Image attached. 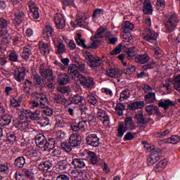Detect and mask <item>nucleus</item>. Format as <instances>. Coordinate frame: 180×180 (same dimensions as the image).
<instances>
[{"label": "nucleus", "mask_w": 180, "mask_h": 180, "mask_svg": "<svg viewBox=\"0 0 180 180\" xmlns=\"http://www.w3.org/2000/svg\"><path fill=\"white\" fill-rule=\"evenodd\" d=\"M96 117L100 120V122H102L103 126H105V127H108V126L110 124V117L108 115L106 111L102 109H98Z\"/></svg>", "instance_id": "5"}, {"label": "nucleus", "mask_w": 180, "mask_h": 180, "mask_svg": "<svg viewBox=\"0 0 180 180\" xmlns=\"http://www.w3.org/2000/svg\"><path fill=\"white\" fill-rule=\"evenodd\" d=\"M39 49L41 53L43 56H49L50 54V44L44 42L39 41Z\"/></svg>", "instance_id": "20"}, {"label": "nucleus", "mask_w": 180, "mask_h": 180, "mask_svg": "<svg viewBox=\"0 0 180 180\" xmlns=\"http://www.w3.org/2000/svg\"><path fill=\"white\" fill-rule=\"evenodd\" d=\"M82 101H84V98L79 95H75L73 97H72L70 99L71 103H75V105L81 103Z\"/></svg>", "instance_id": "54"}, {"label": "nucleus", "mask_w": 180, "mask_h": 180, "mask_svg": "<svg viewBox=\"0 0 180 180\" xmlns=\"http://www.w3.org/2000/svg\"><path fill=\"white\" fill-rule=\"evenodd\" d=\"M60 146L63 150H64L66 153H70L72 150V148H71V144L67 142H63Z\"/></svg>", "instance_id": "62"}, {"label": "nucleus", "mask_w": 180, "mask_h": 180, "mask_svg": "<svg viewBox=\"0 0 180 180\" xmlns=\"http://www.w3.org/2000/svg\"><path fill=\"white\" fill-rule=\"evenodd\" d=\"M85 58L87 61V64L91 68H95L96 67H99L102 64V60L99 58L94 57V55L89 51H86Z\"/></svg>", "instance_id": "3"}, {"label": "nucleus", "mask_w": 180, "mask_h": 180, "mask_svg": "<svg viewBox=\"0 0 180 180\" xmlns=\"http://www.w3.org/2000/svg\"><path fill=\"white\" fill-rule=\"evenodd\" d=\"M178 23V16L175 13H170L164 20L165 30L167 33H171L175 30Z\"/></svg>", "instance_id": "1"}, {"label": "nucleus", "mask_w": 180, "mask_h": 180, "mask_svg": "<svg viewBox=\"0 0 180 180\" xmlns=\"http://www.w3.org/2000/svg\"><path fill=\"white\" fill-rule=\"evenodd\" d=\"M8 58L13 63H18L19 61V54L15 51H11L8 54Z\"/></svg>", "instance_id": "45"}, {"label": "nucleus", "mask_w": 180, "mask_h": 180, "mask_svg": "<svg viewBox=\"0 0 180 180\" xmlns=\"http://www.w3.org/2000/svg\"><path fill=\"white\" fill-rule=\"evenodd\" d=\"M180 141V137L178 135L172 136L167 139V142L170 144H177Z\"/></svg>", "instance_id": "57"}, {"label": "nucleus", "mask_w": 180, "mask_h": 180, "mask_svg": "<svg viewBox=\"0 0 180 180\" xmlns=\"http://www.w3.org/2000/svg\"><path fill=\"white\" fill-rule=\"evenodd\" d=\"M158 105L160 108H162L166 110V109H168V108L175 106V103H174V102L169 99H166L163 101H160Z\"/></svg>", "instance_id": "30"}, {"label": "nucleus", "mask_w": 180, "mask_h": 180, "mask_svg": "<svg viewBox=\"0 0 180 180\" xmlns=\"http://www.w3.org/2000/svg\"><path fill=\"white\" fill-rule=\"evenodd\" d=\"M82 141V138L78 134H72L68 140L69 144H70L71 147H78V146H81V141Z\"/></svg>", "instance_id": "14"}, {"label": "nucleus", "mask_w": 180, "mask_h": 180, "mask_svg": "<svg viewBox=\"0 0 180 180\" xmlns=\"http://www.w3.org/2000/svg\"><path fill=\"white\" fill-rule=\"evenodd\" d=\"M41 109H37L34 112L31 111L30 120H40V114Z\"/></svg>", "instance_id": "48"}, {"label": "nucleus", "mask_w": 180, "mask_h": 180, "mask_svg": "<svg viewBox=\"0 0 180 180\" xmlns=\"http://www.w3.org/2000/svg\"><path fill=\"white\" fill-rule=\"evenodd\" d=\"M155 109H157V105H148L146 107V113H148L149 116H151L153 113H154Z\"/></svg>", "instance_id": "56"}, {"label": "nucleus", "mask_w": 180, "mask_h": 180, "mask_svg": "<svg viewBox=\"0 0 180 180\" xmlns=\"http://www.w3.org/2000/svg\"><path fill=\"white\" fill-rule=\"evenodd\" d=\"M12 122V118L9 114L5 113V109L0 107V126H9Z\"/></svg>", "instance_id": "8"}, {"label": "nucleus", "mask_w": 180, "mask_h": 180, "mask_svg": "<svg viewBox=\"0 0 180 180\" xmlns=\"http://www.w3.org/2000/svg\"><path fill=\"white\" fill-rule=\"evenodd\" d=\"M10 29L11 27H9V21L4 18H0V32H5Z\"/></svg>", "instance_id": "32"}, {"label": "nucleus", "mask_w": 180, "mask_h": 180, "mask_svg": "<svg viewBox=\"0 0 180 180\" xmlns=\"http://www.w3.org/2000/svg\"><path fill=\"white\" fill-rule=\"evenodd\" d=\"M22 172L28 179H34V173L29 169L24 168Z\"/></svg>", "instance_id": "55"}, {"label": "nucleus", "mask_w": 180, "mask_h": 180, "mask_svg": "<svg viewBox=\"0 0 180 180\" xmlns=\"http://www.w3.org/2000/svg\"><path fill=\"white\" fill-rule=\"evenodd\" d=\"M148 150H150V155L147 160V164L149 167H151L152 165H154L157 161H159V160L161 159V150L156 148H153L151 146H148L147 147Z\"/></svg>", "instance_id": "2"}, {"label": "nucleus", "mask_w": 180, "mask_h": 180, "mask_svg": "<svg viewBox=\"0 0 180 180\" xmlns=\"http://www.w3.org/2000/svg\"><path fill=\"white\" fill-rule=\"evenodd\" d=\"M30 157L34 160V161H39V160H40V156H39V152L36 150H32L30 152Z\"/></svg>", "instance_id": "63"}, {"label": "nucleus", "mask_w": 180, "mask_h": 180, "mask_svg": "<svg viewBox=\"0 0 180 180\" xmlns=\"http://www.w3.org/2000/svg\"><path fill=\"white\" fill-rule=\"evenodd\" d=\"M130 110H136V109H141L144 108V102L143 101H135L128 105Z\"/></svg>", "instance_id": "35"}, {"label": "nucleus", "mask_w": 180, "mask_h": 180, "mask_svg": "<svg viewBox=\"0 0 180 180\" xmlns=\"http://www.w3.org/2000/svg\"><path fill=\"white\" fill-rule=\"evenodd\" d=\"M85 127H86V121L81 120L78 122H75V124H72L70 125V129L72 131H84Z\"/></svg>", "instance_id": "15"}, {"label": "nucleus", "mask_w": 180, "mask_h": 180, "mask_svg": "<svg viewBox=\"0 0 180 180\" xmlns=\"http://www.w3.org/2000/svg\"><path fill=\"white\" fill-rule=\"evenodd\" d=\"M86 100L90 105H93V106H98V100L96 99V97H95V95L93 94L90 93L87 96Z\"/></svg>", "instance_id": "43"}, {"label": "nucleus", "mask_w": 180, "mask_h": 180, "mask_svg": "<svg viewBox=\"0 0 180 180\" xmlns=\"http://www.w3.org/2000/svg\"><path fill=\"white\" fill-rule=\"evenodd\" d=\"M53 20L56 26L58 29H64L65 27V18L61 13H56L53 16Z\"/></svg>", "instance_id": "13"}, {"label": "nucleus", "mask_w": 180, "mask_h": 180, "mask_svg": "<svg viewBox=\"0 0 180 180\" xmlns=\"http://www.w3.org/2000/svg\"><path fill=\"white\" fill-rule=\"evenodd\" d=\"M43 151H51L54 148V139H49L41 148Z\"/></svg>", "instance_id": "27"}, {"label": "nucleus", "mask_w": 180, "mask_h": 180, "mask_svg": "<svg viewBox=\"0 0 180 180\" xmlns=\"http://www.w3.org/2000/svg\"><path fill=\"white\" fill-rule=\"evenodd\" d=\"M155 101V93H148L146 95H145V102L146 103H154Z\"/></svg>", "instance_id": "40"}, {"label": "nucleus", "mask_w": 180, "mask_h": 180, "mask_svg": "<svg viewBox=\"0 0 180 180\" xmlns=\"http://www.w3.org/2000/svg\"><path fill=\"white\" fill-rule=\"evenodd\" d=\"M150 61V56L147 53L139 54L135 57V63L138 64H147Z\"/></svg>", "instance_id": "22"}, {"label": "nucleus", "mask_w": 180, "mask_h": 180, "mask_svg": "<svg viewBox=\"0 0 180 180\" xmlns=\"http://www.w3.org/2000/svg\"><path fill=\"white\" fill-rule=\"evenodd\" d=\"M102 15H103V10L97 8L94 11L92 17L94 19H98Z\"/></svg>", "instance_id": "58"}, {"label": "nucleus", "mask_w": 180, "mask_h": 180, "mask_svg": "<svg viewBox=\"0 0 180 180\" xmlns=\"http://www.w3.org/2000/svg\"><path fill=\"white\" fill-rule=\"evenodd\" d=\"M127 129L124 127V124L123 122L120 123L118 124V128H117V137L122 138L123 136H124V133H126V131Z\"/></svg>", "instance_id": "41"}, {"label": "nucleus", "mask_w": 180, "mask_h": 180, "mask_svg": "<svg viewBox=\"0 0 180 180\" xmlns=\"http://www.w3.org/2000/svg\"><path fill=\"white\" fill-rule=\"evenodd\" d=\"M86 143L91 147H99V138L96 134H90L86 137Z\"/></svg>", "instance_id": "11"}, {"label": "nucleus", "mask_w": 180, "mask_h": 180, "mask_svg": "<svg viewBox=\"0 0 180 180\" xmlns=\"http://www.w3.org/2000/svg\"><path fill=\"white\" fill-rule=\"evenodd\" d=\"M59 85H67L70 82V77L66 74H60L58 77Z\"/></svg>", "instance_id": "33"}, {"label": "nucleus", "mask_w": 180, "mask_h": 180, "mask_svg": "<svg viewBox=\"0 0 180 180\" xmlns=\"http://www.w3.org/2000/svg\"><path fill=\"white\" fill-rule=\"evenodd\" d=\"M87 158L91 164H93V165L98 164V156H96L95 153L91 151L89 152L87 154Z\"/></svg>", "instance_id": "38"}, {"label": "nucleus", "mask_w": 180, "mask_h": 180, "mask_svg": "<svg viewBox=\"0 0 180 180\" xmlns=\"http://www.w3.org/2000/svg\"><path fill=\"white\" fill-rule=\"evenodd\" d=\"M86 25H88V22L86 21V16L85 15L77 18L75 21V27H77V26L82 27L86 26Z\"/></svg>", "instance_id": "28"}, {"label": "nucleus", "mask_w": 180, "mask_h": 180, "mask_svg": "<svg viewBox=\"0 0 180 180\" xmlns=\"http://www.w3.org/2000/svg\"><path fill=\"white\" fill-rule=\"evenodd\" d=\"M30 116H31L30 110H25L21 112V114L20 115V119H21V120H28V119H30Z\"/></svg>", "instance_id": "50"}, {"label": "nucleus", "mask_w": 180, "mask_h": 180, "mask_svg": "<svg viewBox=\"0 0 180 180\" xmlns=\"http://www.w3.org/2000/svg\"><path fill=\"white\" fill-rule=\"evenodd\" d=\"M26 164V159L23 156H20L15 159L14 165L17 168H23Z\"/></svg>", "instance_id": "34"}, {"label": "nucleus", "mask_w": 180, "mask_h": 180, "mask_svg": "<svg viewBox=\"0 0 180 180\" xmlns=\"http://www.w3.org/2000/svg\"><path fill=\"white\" fill-rule=\"evenodd\" d=\"M86 160L84 158H74L71 160V164L77 169H82L86 165Z\"/></svg>", "instance_id": "17"}, {"label": "nucleus", "mask_w": 180, "mask_h": 180, "mask_svg": "<svg viewBox=\"0 0 180 180\" xmlns=\"http://www.w3.org/2000/svg\"><path fill=\"white\" fill-rule=\"evenodd\" d=\"M55 46L56 47V50L55 51L56 54L61 56V54H64V53L67 51V49H65V45L63 41H59L58 44L55 43Z\"/></svg>", "instance_id": "25"}, {"label": "nucleus", "mask_w": 180, "mask_h": 180, "mask_svg": "<svg viewBox=\"0 0 180 180\" xmlns=\"http://www.w3.org/2000/svg\"><path fill=\"white\" fill-rule=\"evenodd\" d=\"M167 160H160L154 167L155 172L162 171V169L167 167Z\"/></svg>", "instance_id": "39"}, {"label": "nucleus", "mask_w": 180, "mask_h": 180, "mask_svg": "<svg viewBox=\"0 0 180 180\" xmlns=\"http://www.w3.org/2000/svg\"><path fill=\"white\" fill-rule=\"evenodd\" d=\"M143 37L146 41L155 44L157 43V37H158V34L155 33V31L153 30L146 29L143 32Z\"/></svg>", "instance_id": "4"}, {"label": "nucleus", "mask_w": 180, "mask_h": 180, "mask_svg": "<svg viewBox=\"0 0 180 180\" xmlns=\"http://www.w3.org/2000/svg\"><path fill=\"white\" fill-rule=\"evenodd\" d=\"M11 106L13 108H19L20 103H22V98L20 97H13L11 99Z\"/></svg>", "instance_id": "46"}, {"label": "nucleus", "mask_w": 180, "mask_h": 180, "mask_svg": "<svg viewBox=\"0 0 180 180\" xmlns=\"http://www.w3.org/2000/svg\"><path fill=\"white\" fill-rule=\"evenodd\" d=\"M124 127L127 130H134V122H133V117H127L125 118V125Z\"/></svg>", "instance_id": "36"}, {"label": "nucleus", "mask_w": 180, "mask_h": 180, "mask_svg": "<svg viewBox=\"0 0 180 180\" xmlns=\"http://www.w3.org/2000/svg\"><path fill=\"white\" fill-rule=\"evenodd\" d=\"M34 98L37 101L41 109L43 108H47V105H49V100L47 99L46 95L41 93H36Z\"/></svg>", "instance_id": "12"}, {"label": "nucleus", "mask_w": 180, "mask_h": 180, "mask_svg": "<svg viewBox=\"0 0 180 180\" xmlns=\"http://www.w3.org/2000/svg\"><path fill=\"white\" fill-rule=\"evenodd\" d=\"M133 29H134V25L127 20L124 22V25L122 27V30L125 34L130 33Z\"/></svg>", "instance_id": "31"}, {"label": "nucleus", "mask_w": 180, "mask_h": 180, "mask_svg": "<svg viewBox=\"0 0 180 180\" xmlns=\"http://www.w3.org/2000/svg\"><path fill=\"white\" fill-rule=\"evenodd\" d=\"M28 7L30 8L32 18L33 19H39V18H40V12L39 11V7L36 5V1L29 0Z\"/></svg>", "instance_id": "6"}, {"label": "nucleus", "mask_w": 180, "mask_h": 180, "mask_svg": "<svg viewBox=\"0 0 180 180\" xmlns=\"http://www.w3.org/2000/svg\"><path fill=\"white\" fill-rule=\"evenodd\" d=\"M61 148L58 146H54L51 151V155L52 157H60L61 155Z\"/></svg>", "instance_id": "52"}, {"label": "nucleus", "mask_w": 180, "mask_h": 180, "mask_svg": "<svg viewBox=\"0 0 180 180\" xmlns=\"http://www.w3.org/2000/svg\"><path fill=\"white\" fill-rule=\"evenodd\" d=\"M108 77L111 78H119L122 77V71L117 68H109L106 70Z\"/></svg>", "instance_id": "23"}, {"label": "nucleus", "mask_w": 180, "mask_h": 180, "mask_svg": "<svg viewBox=\"0 0 180 180\" xmlns=\"http://www.w3.org/2000/svg\"><path fill=\"white\" fill-rule=\"evenodd\" d=\"M136 51L133 49L130 48L127 52V58H128V60H133V58L136 57Z\"/></svg>", "instance_id": "61"}, {"label": "nucleus", "mask_w": 180, "mask_h": 180, "mask_svg": "<svg viewBox=\"0 0 180 180\" xmlns=\"http://www.w3.org/2000/svg\"><path fill=\"white\" fill-rule=\"evenodd\" d=\"M15 180H25L26 179V176L20 172H15Z\"/></svg>", "instance_id": "64"}, {"label": "nucleus", "mask_w": 180, "mask_h": 180, "mask_svg": "<svg viewBox=\"0 0 180 180\" xmlns=\"http://www.w3.org/2000/svg\"><path fill=\"white\" fill-rule=\"evenodd\" d=\"M43 32L44 37H51L53 36V28L50 25H46L44 28Z\"/></svg>", "instance_id": "47"}, {"label": "nucleus", "mask_w": 180, "mask_h": 180, "mask_svg": "<svg viewBox=\"0 0 180 180\" xmlns=\"http://www.w3.org/2000/svg\"><path fill=\"white\" fill-rule=\"evenodd\" d=\"M51 167H53V163L51 162V160H45L38 165V169L44 172L46 171H49V169H50Z\"/></svg>", "instance_id": "24"}, {"label": "nucleus", "mask_w": 180, "mask_h": 180, "mask_svg": "<svg viewBox=\"0 0 180 180\" xmlns=\"http://www.w3.org/2000/svg\"><path fill=\"white\" fill-rule=\"evenodd\" d=\"M68 72L75 82H78V81L80 82L82 78L84 77V75H82L78 70H77L75 65H70L68 70Z\"/></svg>", "instance_id": "7"}, {"label": "nucleus", "mask_w": 180, "mask_h": 180, "mask_svg": "<svg viewBox=\"0 0 180 180\" xmlns=\"http://www.w3.org/2000/svg\"><path fill=\"white\" fill-rule=\"evenodd\" d=\"M72 65H75L77 70H79L80 72H85V63L82 61H77L76 64H72Z\"/></svg>", "instance_id": "51"}, {"label": "nucleus", "mask_w": 180, "mask_h": 180, "mask_svg": "<svg viewBox=\"0 0 180 180\" xmlns=\"http://www.w3.org/2000/svg\"><path fill=\"white\" fill-rule=\"evenodd\" d=\"M135 119H136L138 122V124H147L150 120H151V118H146L144 117V115L143 113H137L135 115Z\"/></svg>", "instance_id": "26"}, {"label": "nucleus", "mask_w": 180, "mask_h": 180, "mask_svg": "<svg viewBox=\"0 0 180 180\" xmlns=\"http://www.w3.org/2000/svg\"><path fill=\"white\" fill-rule=\"evenodd\" d=\"M130 98V90L129 89H126L123 90L120 96V102H123V101H126V99H129Z\"/></svg>", "instance_id": "44"}, {"label": "nucleus", "mask_w": 180, "mask_h": 180, "mask_svg": "<svg viewBox=\"0 0 180 180\" xmlns=\"http://www.w3.org/2000/svg\"><path fill=\"white\" fill-rule=\"evenodd\" d=\"M33 81L37 86H41V77L38 74L34 75Z\"/></svg>", "instance_id": "60"}, {"label": "nucleus", "mask_w": 180, "mask_h": 180, "mask_svg": "<svg viewBox=\"0 0 180 180\" xmlns=\"http://www.w3.org/2000/svg\"><path fill=\"white\" fill-rule=\"evenodd\" d=\"M39 72L43 78H48L49 81H53V79H54L53 70L50 69H44V65H41L39 67Z\"/></svg>", "instance_id": "16"}, {"label": "nucleus", "mask_w": 180, "mask_h": 180, "mask_svg": "<svg viewBox=\"0 0 180 180\" xmlns=\"http://www.w3.org/2000/svg\"><path fill=\"white\" fill-rule=\"evenodd\" d=\"M46 141H47V139H46V136L43 134L37 135L35 137V143L37 146L39 147V148H41L44 146Z\"/></svg>", "instance_id": "29"}, {"label": "nucleus", "mask_w": 180, "mask_h": 180, "mask_svg": "<svg viewBox=\"0 0 180 180\" xmlns=\"http://www.w3.org/2000/svg\"><path fill=\"white\" fill-rule=\"evenodd\" d=\"M153 12V6H151V2L148 0H146L143 3V13L148 15Z\"/></svg>", "instance_id": "37"}, {"label": "nucleus", "mask_w": 180, "mask_h": 180, "mask_svg": "<svg viewBox=\"0 0 180 180\" xmlns=\"http://www.w3.org/2000/svg\"><path fill=\"white\" fill-rule=\"evenodd\" d=\"M126 106L122 103H117L115 107V112L119 116L123 115V110H125Z\"/></svg>", "instance_id": "53"}, {"label": "nucleus", "mask_w": 180, "mask_h": 180, "mask_svg": "<svg viewBox=\"0 0 180 180\" xmlns=\"http://www.w3.org/2000/svg\"><path fill=\"white\" fill-rule=\"evenodd\" d=\"M0 172L8 175L9 174V166L5 164H0Z\"/></svg>", "instance_id": "59"}, {"label": "nucleus", "mask_w": 180, "mask_h": 180, "mask_svg": "<svg viewBox=\"0 0 180 180\" xmlns=\"http://www.w3.org/2000/svg\"><path fill=\"white\" fill-rule=\"evenodd\" d=\"M25 22V13L22 11H17L14 15L13 23L15 26H19Z\"/></svg>", "instance_id": "19"}, {"label": "nucleus", "mask_w": 180, "mask_h": 180, "mask_svg": "<svg viewBox=\"0 0 180 180\" xmlns=\"http://www.w3.org/2000/svg\"><path fill=\"white\" fill-rule=\"evenodd\" d=\"M26 77V68H17L14 70V79L18 82H22Z\"/></svg>", "instance_id": "10"}, {"label": "nucleus", "mask_w": 180, "mask_h": 180, "mask_svg": "<svg viewBox=\"0 0 180 180\" xmlns=\"http://www.w3.org/2000/svg\"><path fill=\"white\" fill-rule=\"evenodd\" d=\"M79 84L83 88L86 89H92L95 86V82H94V78L91 77L84 76L82 77Z\"/></svg>", "instance_id": "9"}, {"label": "nucleus", "mask_w": 180, "mask_h": 180, "mask_svg": "<svg viewBox=\"0 0 180 180\" xmlns=\"http://www.w3.org/2000/svg\"><path fill=\"white\" fill-rule=\"evenodd\" d=\"M0 36L1 37V41L4 45L9 44L12 41V37L9 34V30L4 32L0 31Z\"/></svg>", "instance_id": "21"}, {"label": "nucleus", "mask_w": 180, "mask_h": 180, "mask_svg": "<svg viewBox=\"0 0 180 180\" xmlns=\"http://www.w3.org/2000/svg\"><path fill=\"white\" fill-rule=\"evenodd\" d=\"M53 99L56 103H65L67 102V99L64 96H61V94H54Z\"/></svg>", "instance_id": "49"}, {"label": "nucleus", "mask_w": 180, "mask_h": 180, "mask_svg": "<svg viewBox=\"0 0 180 180\" xmlns=\"http://www.w3.org/2000/svg\"><path fill=\"white\" fill-rule=\"evenodd\" d=\"M107 30H108V28H105V27L98 28L94 35V39H103V37H105V35L103 34V33H105Z\"/></svg>", "instance_id": "42"}, {"label": "nucleus", "mask_w": 180, "mask_h": 180, "mask_svg": "<svg viewBox=\"0 0 180 180\" xmlns=\"http://www.w3.org/2000/svg\"><path fill=\"white\" fill-rule=\"evenodd\" d=\"M33 51V46L32 45H27L22 48L21 53V58L23 60H29L30 56H32Z\"/></svg>", "instance_id": "18"}]
</instances>
